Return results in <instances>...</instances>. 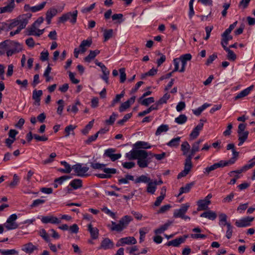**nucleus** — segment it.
I'll return each mask as SVG.
<instances>
[{
	"label": "nucleus",
	"mask_w": 255,
	"mask_h": 255,
	"mask_svg": "<svg viewBox=\"0 0 255 255\" xmlns=\"http://www.w3.org/2000/svg\"><path fill=\"white\" fill-rule=\"evenodd\" d=\"M192 57L191 54L186 53L181 55L179 58H174L173 60L174 68L172 72L177 71L184 72L185 71L187 62L190 61Z\"/></svg>",
	"instance_id": "1"
},
{
	"label": "nucleus",
	"mask_w": 255,
	"mask_h": 255,
	"mask_svg": "<svg viewBox=\"0 0 255 255\" xmlns=\"http://www.w3.org/2000/svg\"><path fill=\"white\" fill-rule=\"evenodd\" d=\"M132 220L133 218L130 216H124L120 219L118 224H117L115 222L112 221L110 229L112 231L121 232L127 228Z\"/></svg>",
	"instance_id": "2"
},
{
	"label": "nucleus",
	"mask_w": 255,
	"mask_h": 255,
	"mask_svg": "<svg viewBox=\"0 0 255 255\" xmlns=\"http://www.w3.org/2000/svg\"><path fill=\"white\" fill-rule=\"evenodd\" d=\"M148 152L144 150H131L126 154L128 160L138 159V157H147Z\"/></svg>",
	"instance_id": "3"
},
{
	"label": "nucleus",
	"mask_w": 255,
	"mask_h": 255,
	"mask_svg": "<svg viewBox=\"0 0 255 255\" xmlns=\"http://www.w3.org/2000/svg\"><path fill=\"white\" fill-rule=\"evenodd\" d=\"M77 15L78 11L77 10L73 12H67L59 18V22L64 23L67 20H69L72 24H74L76 23Z\"/></svg>",
	"instance_id": "4"
},
{
	"label": "nucleus",
	"mask_w": 255,
	"mask_h": 255,
	"mask_svg": "<svg viewBox=\"0 0 255 255\" xmlns=\"http://www.w3.org/2000/svg\"><path fill=\"white\" fill-rule=\"evenodd\" d=\"M22 45L16 42H10L8 44V49L6 52V55L8 57L12 56L13 54L19 53L22 50Z\"/></svg>",
	"instance_id": "5"
},
{
	"label": "nucleus",
	"mask_w": 255,
	"mask_h": 255,
	"mask_svg": "<svg viewBox=\"0 0 255 255\" xmlns=\"http://www.w3.org/2000/svg\"><path fill=\"white\" fill-rule=\"evenodd\" d=\"M17 219V216L16 214L11 215L7 219L6 222L3 224L4 227L8 231L17 229L18 227V224L15 222Z\"/></svg>",
	"instance_id": "6"
},
{
	"label": "nucleus",
	"mask_w": 255,
	"mask_h": 255,
	"mask_svg": "<svg viewBox=\"0 0 255 255\" xmlns=\"http://www.w3.org/2000/svg\"><path fill=\"white\" fill-rule=\"evenodd\" d=\"M212 197L211 194H209L203 199H200L197 202L198 206L197 211L206 210L208 209L209 206L211 204L210 199Z\"/></svg>",
	"instance_id": "7"
},
{
	"label": "nucleus",
	"mask_w": 255,
	"mask_h": 255,
	"mask_svg": "<svg viewBox=\"0 0 255 255\" xmlns=\"http://www.w3.org/2000/svg\"><path fill=\"white\" fill-rule=\"evenodd\" d=\"M72 169L77 176L85 177L88 175L87 172L89 170V168L86 166L83 165L82 164L77 163L72 166Z\"/></svg>",
	"instance_id": "8"
},
{
	"label": "nucleus",
	"mask_w": 255,
	"mask_h": 255,
	"mask_svg": "<svg viewBox=\"0 0 255 255\" xmlns=\"http://www.w3.org/2000/svg\"><path fill=\"white\" fill-rule=\"evenodd\" d=\"M255 220V218L251 216H246L235 222V225L238 228H245L251 226L252 222Z\"/></svg>",
	"instance_id": "9"
},
{
	"label": "nucleus",
	"mask_w": 255,
	"mask_h": 255,
	"mask_svg": "<svg viewBox=\"0 0 255 255\" xmlns=\"http://www.w3.org/2000/svg\"><path fill=\"white\" fill-rule=\"evenodd\" d=\"M192 167V163L190 156H187L184 163V170L180 172L177 175V178L180 179L186 176L190 171Z\"/></svg>",
	"instance_id": "10"
},
{
	"label": "nucleus",
	"mask_w": 255,
	"mask_h": 255,
	"mask_svg": "<svg viewBox=\"0 0 255 255\" xmlns=\"http://www.w3.org/2000/svg\"><path fill=\"white\" fill-rule=\"evenodd\" d=\"M192 167V163L190 156H187L184 163V170L180 172L177 175V178L180 179L186 176L190 171Z\"/></svg>",
	"instance_id": "11"
},
{
	"label": "nucleus",
	"mask_w": 255,
	"mask_h": 255,
	"mask_svg": "<svg viewBox=\"0 0 255 255\" xmlns=\"http://www.w3.org/2000/svg\"><path fill=\"white\" fill-rule=\"evenodd\" d=\"M43 224L50 223L52 224H59L61 223L60 219L52 215H48L42 216L40 218L38 217Z\"/></svg>",
	"instance_id": "12"
},
{
	"label": "nucleus",
	"mask_w": 255,
	"mask_h": 255,
	"mask_svg": "<svg viewBox=\"0 0 255 255\" xmlns=\"http://www.w3.org/2000/svg\"><path fill=\"white\" fill-rule=\"evenodd\" d=\"M190 206V205L188 203L182 204L179 209L174 210L173 212V217L175 218H181L187 213Z\"/></svg>",
	"instance_id": "13"
},
{
	"label": "nucleus",
	"mask_w": 255,
	"mask_h": 255,
	"mask_svg": "<svg viewBox=\"0 0 255 255\" xmlns=\"http://www.w3.org/2000/svg\"><path fill=\"white\" fill-rule=\"evenodd\" d=\"M204 126L203 121L201 120L198 124L192 130L189 134L190 140L196 139L199 135L200 131L203 129Z\"/></svg>",
	"instance_id": "14"
},
{
	"label": "nucleus",
	"mask_w": 255,
	"mask_h": 255,
	"mask_svg": "<svg viewBox=\"0 0 255 255\" xmlns=\"http://www.w3.org/2000/svg\"><path fill=\"white\" fill-rule=\"evenodd\" d=\"M116 149L114 148H110L105 150L104 155L110 158L112 161H115L122 157L121 153H116L115 152Z\"/></svg>",
	"instance_id": "15"
},
{
	"label": "nucleus",
	"mask_w": 255,
	"mask_h": 255,
	"mask_svg": "<svg viewBox=\"0 0 255 255\" xmlns=\"http://www.w3.org/2000/svg\"><path fill=\"white\" fill-rule=\"evenodd\" d=\"M188 237V235H184L183 236L180 237L178 238H176L174 240L170 241L168 242L166 245L167 246H173L175 247H177L180 246L181 244L184 243L186 239Z\"/></svg>",
	"instance_id": "16"
},
{
	"label": "nucleus",
	"mask_w": 255,
	"mask_h": 255,
	"mask_svg": "<svg viewBox=\"0 0 255 255\" xmlns=\"http://www.w3.org/2000/svg\"><path fill=\"white\" fill-rule=\"evenodd\" d=\"M204 141V139L203 138H200L197 141L194 142L192 144V147L191 149V152L190 154L188 155L187 156H191V159L192 160L193 156L194 155V154L200 150H201L200 149V144L203 142Z\"/></svg>",
	"instance_id": "17"
},
{
	"label": "nucleus",
	"mask_w": 255,
	"mask_h": 255,
	"mask_svg": "<svg viewBox=\"0 0 255 255\" xmlns=\"http://www.w3.org/2000/svg\"><path fill=\"white\" fill-rule=\"evenodd\" d=\"M30 17V15L27 14H22L17 17L18 22V28L22 30L24 28L28 22V20Z\"/></svg>",
	"instance_id": "18"
},
{
	"label": "nucleus",
	"mask_w": 255,
	"mask_h": 255,
	"mask_svg": "<svg viewBox=\"0 0 255 255\" xmlns=\"http://www.w3.org/2000/svg\"><path fill=\"white\" fill-rule=\"evenodd\" d=\"M224 165H225L224 162L220 160L217 163H215L210 166H207L203 170V173L206 175H209L212 171L215 170L218 168L224 167Z\"/></svg>",
	"instance_id": "19"
},
{
	"label": "nucleus",
	"mask_w": 255,
	"mask_h": 255,
	"mask_svg": "<svg viewBox=\"0 0 255 255\" xmlns=\"http://www.w3.org/2000/svg\"><path fill=\"white\" fill-rule=\"evenodd\" d=\"M27 31L28 35L39 36L44 33V29H39L38 26L32 24L30 27L28 28Z\"/></svg>",
	"instance_id": "20"
},
{
	"label": "nucleus",
	"mask_w": 255,
	"mask_h": 255,
	"mask_svg": "<svg viewBox=\"0 0 255 255\" xmlns=\"http://www.w3.org/2000/svg\"><path fill=\"white\" fill-rule=\"evenodd\" d=\"M114 246V243L112 240L109 238H105L102 240L100 247L98 249L107 250L113 248Z\"/></svg>",
	"instance_id": "21"
},
{
	"label": "nucleus",
	"mask_w": 255,
	"mask_h": 255,
	"mask_svg": "<svg viewBox=\"0 0 255 255\" xmlns=\"http://www.w3.org/2000/svg\"><path fill=\"white\" fill-rule=\"evenodd\" d=\"M37 249V247L33 245V244L31 242H29L23 245L21 248V250L22 251L28 254H32L35 250H36Z\"/></svg>",
	"instance_id": "22"
},
{
	"label": "nucleus",
	"mask_w": 255,
	"mask_h": 255,
	"mask_svg": "<svg viewBox=\"0 0 255 255\" xmlns=\"http://www.w3.org/2000/svg\"><path fill=\"white\" fill-rule=\"evenodd\" d=\"M135 99V97L133 96L127 101L123 103L119 108V111L120 112H123L129 108L130 105L134 102Z\"/></svg>",
	"instance_id": "23"
},
{
	"label": "nucleus",
	"mask_w": 255,
	"mask_h": 255,
	"mask_svg": "<svg viewBox=\"0 0 255 255\" xmlns=\"http://www.w3.org/2000/svg\"><path fill=\"white\" fill-rule=\"evenodd\" d=\"M92 43L91 39H87L86 40H83L80 46L79 49L81 51V53H83L86 51L88 48L90 47Z\"/></svg>",
	"instance_id": "24"
},
{
	"label": "nucleus",
	"mask_w": 255,
	"mask_h": 255,
	"mask_svg": "<svg viewBox=\"0 0 255 255\" xmlns=\"http://www.w3.org/2000/svg\"><path fill=\"white\" fill-rule=\"evenodd\" d=\"M254 159L253 158L252 160L249 161V163L244 165L242 168L239 170H235L231 171V173H241L244 171H246L247 170L252 168L254 165H255V161H254Z\"/></svg>",
	"instance_id": "25"
},
{
	"label": "nucleus",
	"mask_w": 255,
	"mask_h": 255,
	"mask_svg": "<svg viewBox=\"0 0 255 255\" xmlns=\"http://www.w3.org/2000/svg\"><path fill=\"white\" fill-rule=\"evenodd\" d=\"M254 159L253 158L252 160L249 161V163L244 165L242 168L239 170H235L231 171V173H241L244 171H246L247 170L252 168L254 165H255V161H254Z\"/></svg>",
	"instance_id": "26"
},
{
	"label": "nucleus",
	"mask_w": 255,
	"mask_h": 255,
	"mask_svg": "<svg viewBox=\"0 0 255 255\" xmlns=\"http://www.w3.org/2000/svg\"><path fill=\"white\" fill-rule=\"evenodd\" d=\"M57 13V10L55 8H51L46 13V20L48 24L51 23V19Z\"/></svg>",
	"instance_id": "27"
},
{
	"label": "nucleus",
	"mask_w": 255,
	"mask_h": 255,
	"mask_svg": "<svg viewBox=\"0 0 255 255\" xmlns=\"http://www.w3.org/2000/svg\"><path fill=\"white\" fill-rule=\"evenodd\" d=\"M231 33H226L225 30L224 33L222 34V41L221 45L223 48L227 47V45L228 44L229 40H232L233 37L230 35Z\"/></svg>",
	"instance_id": "28"
},
{
	"label": "nucleus",
	"mask_w": 255,
	"mask_h": 255,
	"mask_svg": "<svg viewBox=\"0 0 255 255\" xmlns=\"http://www.w3.org/2000/svg\"><path fill=\"white\" fill-rule=\"evenodd\" d=\"M42 90H34L32 93V99L34 100V104L35 105L39 106L40 102V97L42 95Z\"/></svg>",
	"instance_id": "29"
},
{
	"label": "nucleus",
	"mask_w": 255,
	"mask_h": 255,
	"mask_svg": "<svg viewBox=\"0 0 255 255\" xmlns=\"http://www.w3.org/2000/svg\"><path fill=\"white\" fill-rule=\"evenodd\" d=\"M121 245H135L137 243L136 240L133 237H128L121 238L120 240Z\"/></svg>",
	"instance_id": "30"
},
{
	"label": "nucleus",
	"mask_w": 255,
	"mask_h": 255,
	"mask_svg": "<svg viewBox=\"0 0 255 255\" xmlns=\"http://www.w3.org/2000/svg\"><path fill=\"white\" fill-rule=\"evenodd\" d=\"M254 88V86L251 85L250 87L247 88L246 89L242 90L240 93L237 94V95L235 97V100H238L239 99L245 97L248 95L251 91L253 90Z\"/></svg>",
	"instance_id": "31"
},
{
	"label": "nucleus",
	"mask_w": 255,
	"mask_h": 255,
	"mask_svg": "<svg viewBox=\"0 0 255 255\" xmlns=\"http://www.w3.org/2000/svg\"><path fill=\"white\" fill-rule=\"evenodd\" d=\"M157 189L156 182H154L153 180H151L147 183L146 192L151 195L155 193Z\"/></svg>",
	"instance_id": "32"
},
{
	"label": "nucleus",
	"mask_w": 255,
	"mask_h": 255,
	"mask_svg": "<svg viewBox=\"0 0 255 255\" xmlns=\"http://www.w3.org/2000/svg\"><path fill=\"white\" fill-rule=\"evenodd\" d=\"M88 228L92 239L93 240L98 239L99 237L98 229L96 227H93L91 224L88 225Z\"/></svg>",
	"instance_id": "33"
},
{
	"label": "nucleus",
	"mask_w": 255,
	"mask_h": 255,
	"mask_svg": "<svg viewBox=\"0 0 255 255\" xmlns=\"http://www.w3.org/2000/svg\"><path fill=\"white\" fill-rule=\"evenodd\" d=\"M200 216L201 217L207 218L209 220L213 221L216 219L217 214L215 212L213 211L208 210L202 213Z\"/></svg>",
	"instance_id": "34"
},
{
	"label": "nucleus",
	"mask_w": 255,
	"mask_h": 255,
	"mask_svg": "<svg viewBox=\"0 0 255 255\" xmlns=\"http://www.w3.org/2000/svg\"><path fill=\"white\" fill-rule=\"evenodd\" d=\"M172 223L173 222L172 221H168L164 225L161 226L159 228L155 229L154 231V233L156 235L162 234L165 231H166L168 229V228L172 224Z\"/></svg>",
	"instance_id": "35"
},
{
	"label": "nucleus",
	"mask_w": 255,
	"mask_h": 255,
	"mask_svg": "<svg viewBox=\"0 0 255 255\" xmlns=\"http://www.w3.org/2000/svg\"><path fill=\"white\" fill-rule=\"evenodd\" d=\"M227 216L225 213H221L219 215V225L222 228L224 226H228V224H231L230 222H227Z\"/></svg>",
	"instance_id": "36"
},
{
	"label": "nucleus",
	"mask_w": 255,
	"mask_h": 255,
	"mask_svg": "<svg viewBox=\"0 0 255 255\" xmlns=\"http://www.w3.org/2000/svg\"><path fill=\"white\" fill-rule=\"evenodd\" d=\"M169 129V127L168 125L162 124L157 128L155 134L156 136L160 135L161 134L166 132Z\"/></svg>",
	"instance_id": "37"
},
{
	"label": "nucleus",
	"mask_w": 255,
	"mask_h": 255,
	"mask_svg": "<svg viewBox=\"0 0 255 255\" xmlns=\"http://www.w3.org/2000/svg\"><path fill=\"white\" fill-rule=\"evenodd\" d=\"M102 30L103 32L104 42L107 41L113 36L114 31L112 29H107L102 28Z\"/></svg>",
	"instance_id": "38"
},
{
	"label": "nucleus",
	"mask_w": 255,
	"mask_h": 255,
	"mask_svg": "<svg viewBox=\"0 0 255 255\" xmlns=\"http://www.w3.org/2000/svg\"><path fill=\"white\" fill-rule=\"evenodd\" d=\"M100 51L99 50H91L89 55L84 58L85 62L90 63L92 60L94 59L97 55L100 53Z\"/></svg>",
	"instance_id": "39"
},
{
	"label": "nucleus",
	"mask_w": 255,
	"mask_h": 255,
	"mask_svg": "<svg viewBox=\"0 0 255 255\" xmlns=\"http://www.w3.org/2000/svg\"><path fill=\"white\" fill-rule=\"evenodd\" d=\"M181 137L179 136L176 137L171 139L166 145L170 147H177L180 142Z\"/></svg>",
	"instance_id": "40"
},
{
	"label": "nucleus",
	"mask_w": 255,
	"mask_h": 255,
	"mask_svg": "<svg viewBox=\"0 0 255 255\" xmlns=\"http://www.w3.org/2000/svg\"><path fill=\"white\" fill-rule=\"evenodd\" d=\"M210 106V104H208L207 103H204L203 105L198 107V108L193 110V113L196 116H199L203 111H204L206 108Z\"/></svg>",
	"instance_id": "41"
},
{
	"label": "nucleus",
	"mask_w": 255,
	"mask_h": 255,
	"mask_svg": "<svg viewBox=\"0 0 255 255\" xmlns=\"http://www.w3.org/2000/svg\"><path fill=\"white\" fill-rule=\"evenodd\" d=\"M151 179L146 175H141L134 180L135 183H147Z\"/></svg>",
	"instance_id": "42"
},
{
	"label": "nucleus",
	"mask_w": 255,
	"mask_h": 255,
	"mask_svg": "<svg viewBox=\"0 0 255 255\" xmlns=\"http://www.w3.org/2000/svg\"><path fill=\"white\" fill-rule=\"evenodd\" d=\"M0 253L2 255H18L19 252L15 249H0Z\"/></svg>",
	"instance_id": "43"
},
{
	"label": "nucleus",
	"mask_w": 255,
	"mask_h": 255,
	"mask_svg": "<svg viewBox=\"0 0 255 255\" xmlns=\"http://www.w3.org/2000/svg\"><path fill=\"white\" fill-rule=\"evenodd\" d=\"M70 185L74 189H79L82 187V181L80 179H75L70 182Z\"/></svg>",
	"instance_id": "44"
},
{
	"label": "nucleus",
	"mask_w": 255,
	"mask_h": 255,
	"mask_svg": "<svg viewBox=\"0 0 255 255\" xmlns=\"http://www.w3.org/2000/svg\"><path fill=\"white\" fill-rule=\"evenodd\" d=\"M76 126L72 125H70L68 126H67L65 128V136L67 137H68L70 134H73L74 135V129L76 128Z\"/></svg>",
	"instance_id": "45"
},
{
	"label": "nucleus",
	"mask_w": 255,
	"mask_h": 255,
	"mask_svg": "<svg viewBox=\"0 0 255 255\" xmlns=\"http://www.w3.org/2000/svg\"><path fill=\"white\" fill-rule=\"evenodd\" d=\"M103 171L105 174L108 176V178L112 177L113 174H115L117 173V169L114 168H108L105 166L103 169Z\"/></svg>",
	"instance_id": "46"
},
{
	"label": "nucleus",
	"mask_w": 255,
	"mask_h": 255,
	"mask_svg": "<svg viewBox=\"0 0 255 255\" xmlns=\"http://www.w3.org/2000/svg\"><path fill=\"white\" fill-rule=\"evenodd\" d=\"M134 146L137 148H141L144 149H149L151 148V146L149 143L145 141H138L134 144Z\"/></svg>",
	"instance_id": "47"
},
{
	"label": "nucleus",
	"mask_w": 255,
	"mask_h": 255,
	"mask_svg": "<svg viewBox=\"0 0 255 255\" xmlns=\"http://www.w3.org/2000/svg\"><path fill=\"white\" fill-rule=\"evenodd\" d=\"M228 53L227 57L229 60L235 61L237 58L236 54L230 48L227 47L223 48Z\"/></svg>",
	"instance_id": "48"
},
{
	"label": "nucleus",
	"mask_w": 255,
	"mask_h": 255,
	"mask_svg": "<svg viewBox=\"0 0 255 255\" xmlns=\"http://www.w3.org/2000/svg\"><path fill=\"white\" fill-rule=\"evenodd\" d=\"M147 157H138L137 159V164L141 168L146 167L148 166V162L146 160Z\"/></svg>",
	"instance_id": "49"
},
{
	"label": "nucleus",
	"mask_w": 255,
	"mask_h": 255,
	"mask_svg": "<svg viewBox=\"0 0 255 255\" xmlns=\"http://www.w3.org/2000/svg\"><path fill=\"white\" fill-rule=\"evenodd\" d=\"M190 148V145L189 143L185 141H184L181 145V149L183 152V154L186 155Z\"/></svg>",
	"instance_id": "50"
},
{
	"label": "nucleus",
	"mask_w": 255,
	"mask_h": 255,
	"mask_svg": "<svg viewBox=\"0 0 255 255\" xmlns=\"http://www.w3.org/2000/svg\"><path fill=\"white\" fill-rule=\"evenodd\" d=\"M46 4V1H43L40 4H37L35 6H32L31 8V11L32 12H36L42 10Z\"/></svg>",
	"instance_id": "51"
},
{
	"label": "nucleus",
	"mask_w": 255,
	"mask_h": 255,
	"mask_svg": "<svg viewBox=\"0 0 255 255\" xmlns=\"http://www.w3.org/2000/svg\"><path fill=\"white\" fill-rule=\"evenodd\" d=\"M192 185V184H187L185 186L181 187L179 190L178 196L183 193H186L189 192Z\"/></svg>",
	"instance_id": "52"
},
{
	"label": "nucleus",
	"mask_w": 255,
	"mask_h": 255,
	"mask_svg": "<svg viewBox=\"0 0 255 255\" xmlns=\"http://www.w3.org/2000/svg\"><path fill=\"white\" fill-rule=\"evenodd\" d=\"M8 49V43L6 41L0 43V55L6 54Z\"/></svg>",
	"instance_id": "53"
},
{
	"label": "nucleus",
	"mask_w": 255,
	"mask_h": 255,
	"mask_svg": "<svg viewBox=\"0 0 255 255\" xmlns=\"http://www.w3.org/2000/svg\"><path fill=\"white\" fill-rule=\"evenodd\" d=\"M187 117L185 115H180L175 119V122L179 125H182L186 122Z\"/></svg>",
	"instance_id": "54"
},
{
	"label": "nucleus",
	"mask_w": 255,
	"mask_h": 255,
	"mask_svg": "<svg viewBox=\"0 0 255 255\" xmlns=\"http://www.w3.org/2000/svg\"><path fill=\"white\" fill-rule=\"evenodd\" d=\"M125 93V91H123L121 94L117 95L115 98L112 101L111 106L113 107L116 103L119 102L121 101V99L124 97Z\"/></svg>",
	"instance_id": "55"
},
{
	"label": "nucleus",
	"mask_w": 255,
	"mask_h": 255,
	"mask_svg": "<svg viewBox=\"0 0 255 255\" xmlns=\"http://www.w3.org/2000/svg\"><path fill=\"white\" fill-rule=\"evenodd\" d=\"M170 96L168 93H165L162 97H161L157 102V104L161 105L164 104H166L167 100L170 98Z\"/></svg>",
	"instance_id": "56"
},
{
	"label": "nucleus",
	"mask_w": 255,
	"mask_h": 255,
	"mask_svg": "<svg viewBox=\"0 0 255 255\" xmlns=\"http://www.w3.org/2000/svg\"><path fill=\"white\" fill-rule=\"evenodd\" d=\"M118 115L115 113H113L110 117V118L105 121V123L109 125H112L115 122Z\"/></svg>",
	"instance_id": "57"
},
{
	"label": "nucleus",
	"mask_w": 255,
	"mask_h": 255,
	"mask_svg": "<svg viewBox=\"0 0 255 255\" xmlns=\"http://www.w3.org/2000/svg\"><path fill=\"white\" fill-rule=\"evenodd\" d=\"M106 166V164L100 163L98 162L91 163V167L94 169L102 170H103L104 167Z\"/></svg>",
	"instance_id": "58"
},
{
	"label": "nucleus",
	"mask_w": 255,
	"mask_h": 255,
	"mask_svg": "<svg viewBox=\"0 0 255 255\" xmlns=\"http://www.w3.org/2000/svg\"><path fill=\"white\" fill-rule=\"evenodd\" d=\"M45 200L42 199H38L33 201L32 203L30 205L31 208L37 207L39 205L45 203Z\"/></svg>",
	"instance_id": "59"
},
{
	"label": "nucleus",
	"mask_w": 255,
	"mask_h": 255,
	"mask_svg": "<svg viewBox=\"0 0 255 255\" xmlns=\"http://www.w3.org/2000/svg\"><path fill=\"white\" fill-rule=\"evenodd\" d=\"M102 211L104 212L105 214L110 216L114 219H116L117 217L116 214L111 211L110 209H109L107 207H104L102 209Z\"/></svg>",
	"instance_id": "60"
},
{
	"label": "nucleus",
	"mask_w": 255,
	"mask_h": 255,
	"mask_svg": "<svg viewBox=\"0 0 255 255\" xmlns=\"http://www.w3.org/2000/svg\"><path fill=\"white\" fill-rule=\"evenodd\" d=\"M148 232V230L146 228H142L139 229V233L140 234L139 242L141 243L144 241L146 234Z\"/></svg>",
	"instance_id": "61"
},
{
	"label": "nucleus",
	"mask_w": 255,
	"mask_h": 255,
	"mask_svg": "<svg viewBox=\"0 0 255 255\" xmlns=\"http://www.w3.org/2000/svg\"><path fill=\"white\" fill-rule=\"evenodd\" d=\"M93 124L94 120L90 121L85 128L82 130V133L84 134H87L93 127Z\"/></svg>",
	"instance_id": "62"
},
{
	"label": "nucleus",
	"mask_w": 255,
	"mask_h": 255,
	"mask_svg": "<svg viewBox=\"0 0 255 255\" xmlns=\"http://www.w3.org/2000/svg\"><path fill=\"white\" fill-rule=\"evenodd\" d=\"M227 230L226 233V237L228 239L231 238L233 232V227L231 224H228L227 227Z\"/></svg>",
	"instance_id": "63"
},
{
	"label": "nucleus",
	"mask_w": 255,
	"mask_h": 255,
	"mask_svg": "<svg viewBox=\"0 0 255 255\" xmlns=\"http://www.w3.org/2000/svg\"><path fill=\"white\" fill-rule=\"evenodd\" d=\"M103 75L101 76V78L107 83H109V76L110 71L107 69L102 71Z\"/></svg>",
	"instance_id": "64"
}]
</instances>
